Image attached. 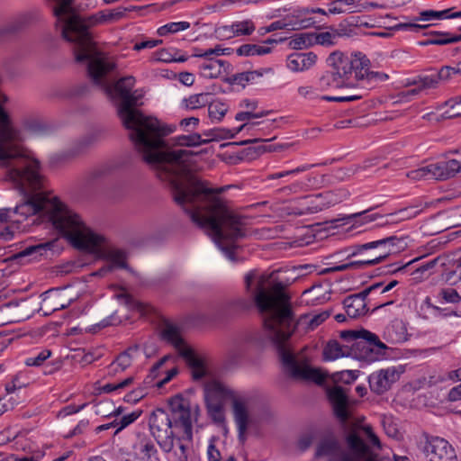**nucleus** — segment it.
Masks as SVG:
<instances>
[{
  "instance_id": "51",
  "label": "nucleus",
  "mask_w": 461,
  "mask_h": 461,
  "mask_svg": "<svg viewBox=\"0 0 461 461\" xmlns=\"http://www.w3.org/2000/svg\"><path fill=\"white\" fill-rule=\"evenodd\" d=\"M357 378V371L343 370L332 375L335 383L340 382L347 384L353 383Z\"/></svg>"
},
{
  "instance_id": "13",
  "label": "nucleus",
  "mask_w": 461,
  "mask_h": 461,
  "mask_svg": "<svg viewBox=\"0 0 461 461\" xmlns=\"http://www.w3.org/2000/svg\"><path fill=\"white\" fill-rule=\"evenodd\" d=\"M230 53V49L216 45L206 50L194 48L193 56L203 59V61L199 65L200 73L203 77L217 78L226 71L227 62L214 57L229 55Z\"/></svg>"
},
{
  "instance_id": "62",
  "label": "nucleus",
  "mask_w": 461,
  "mask_h": 461,
  "mask_svg": "<svg viewBox=\"0 0 461 461\" xmlns=\"http://www.w3.org/2000/svg\"><path fill=\"white\" fill-rule=\"evenodd\" d=\"M145 396V391L142 388H137L124 396V401L130 403H136Z\"/></svg>"
},
{
  "instance_id": "12",
  "label": "nucleus",
  "mask_w": 461,
  "mask_h": 461,
  "mask_svg": "<svg viewBox=\"0 0 461 461\" xmlns=\"http://www.w3.org/2000/svg\"><path fill=\"white\" fill-rule=\"evenodd\" d=\"M169 406L174 429L178 432V439L191 441L194 415L188 401L180 395H176L171 398Z\"/></svg>"
},
{
  "instance_id": "61",
  "label": "nucleus",
  "mask_w": 461,
  "mask_h": 461,
  "mask_svg": "<svg viewBox=\"0 0 461 461\" xmlns=\"http://www.w3.org/2000/svg\"><path fill=\"white\" fill-rule=\"evenodd\" d=\"M86 403L81 405L69 404L63 407L58 413V417H67L77 413L86 407Z\"/></svg>"
},
{
  "instance_id": "38",
  "label": "nucleus",
  "mask_w": 461,
  "mask_h": 461,
  "mask_svg": "<svg viewBox=\"0 0 461 461\" xmlns=\"http://www.w3.org/2000/svg\"><path fill=\"white\" fill-rule=\"evenodd\" d=\"M349 355L348 348L341 347L337 341H330L323 350V357L327 361H334Z\"/></svg>"
},
{
  "instance_id": "56",
  "label": "nucleus",
  "mask_w": 461,
  "mask_h": 461,
  "mask_svg": "<svg viewBox=\"0 0 461 461\" xmlns=\"http://www.w3.org/2000/svg\"><path fill=\"white\" fill-rule=\"evenodd\" d=\"M232 23L230 24L220 25L215 29L216 37L220 40H230L236 38Z\"/></svg>"
},
{
  "instance_id": "11",
  "label": "nucleus",
  "mask_w": 461,
  "mask_h": 461,
  "mask_svg": "<svg viewBox=\"0 0 461 461\" xmlns=\"http://www.w3.org/2000/svg\"><path fill=\"white\" fill-rule=\"evenodd\" d=\"M149 427L158 444L165 452H170L174 447V438H178V432L174 429L171 416L161 409L152 412Z\"/></svg>"
},
{
  "instance_id": "27",
  "label": "nucleus",
  "mask_w": 461,
  "mask_h": 461,
  "mask_svg": "<svg viewBox=\"0 0 461 461\" xmlns=\"http://www.w3.org/2000/svg\"><path fill=\"white\" fill-rule=\"evenodd\" d=\"M384 338L392 343H399L408 339V330L402 319H394L384 332Z\"/></svg>"
},
{
  "instance_id": "36",
  "label": "nucleus",
  "mask_w": 461,
  "mask_h": 461,
  "mask_svg": "<svg viewBox=\"0 0 461 461\" xmlns=\"http://www.w3.org/2000/svg\"><path fill=\"white\" fill-rule=\"evenodd\" d=\"M65 307L66 304L59 302V295L57 293L49 292L42 300L41 310L48 316Z\"/></svg>"
},
{
  "instance_id": "3",
  "label": "nucleus",
  "mask_w": 461,
  "mask_h": 461,
  "mask_svg": "<svg viewBox=\"0 0 461 461\" xmlns=\"http://www.w3.org/2000/svg\"><path fill=\"white\" fill-rule=\"evenodd\" d=\"M298 324L296 319H265L264 329L267 336L277 346L284 367L292 377L321 384L327 374L321 368L311 366L303 353L294 355L284 345Z\"/></svg>"
},
{
  "instance_id": "46",
  "label": "nucleus",
  "mask_w": 461,
  "mask_h": 461,
  "mask_svg": "<svg viewBox=\"0 0 461 461\" xmlns=\"http://www.w3.org/2000/svg\"><path fill=\"white\" fill-rule=\"evenodd\" d=\"M150 61L152 62H164L169 63L173 61H185V58H176L169 50L162 49L154 51L150 56Z\"/></svg>"
},
{
  "instance_id": "30",
  "label": "nucleus",
  "mask_w": 461,
  "mask_h": 461,
  "mask_svg": "<svg viewBox=\"0 0 461 461\" xmlns=\"http://www.w3.org/2000/svg\"><path fill=\"white\" fill-rule=\"evenodd\" d=\"M134 382L135 377L129 376L120 382L107 383L105 384H101V383H97L95 384V390L98 392V393H120L123 390L131 388L134 384Z\"/></svg>"
},
{
  "instance_id": "5",
  "label": "nucleus",
  "mask_w": 461,
  "mask_h": 461,
  "mask_svg": "<svg viewBox=\"0 0 461 461\" xmlns=\"http://www.w3.org/2000/svg\"><path fill=\"white\" fill-rule=\"evenodd\" d=\"M245 283L259 312L269 313L270 317L294 314L289 295L280 284H273L270 276L253 271L246 275Z\"/></svg>"
},
{
  "instance_id": "9",
  "label": "nucleus",
  "mask_w": 461,
  "mask_h": 461,
  "mask_svg": "<svg viewBox=\"0 0 461 461\" xmlns=\"http://www.w3.org/2000/svg\"><path fill=\"white\" fill-rule=\"evenodd\" d=\"M182 329L169 319H163L159 325L161 338L172 344L178 353L185 358L191 369L194 379H201L206 374V366L203 357L198 356L187 346L181 336Z\"/></svg>"
},
{
  "instance_id": "40",
  "label": "nucleus",
  "mask_w": 461,
  "mask_h": 461,
  "mask_svg": "<svg viewBox=\"0 0 461 461\" xmlns=\"http://www.w3.org/2000/svg\"><path fill=\"white\" fill-rule=\"evenodd\" d=\"M190 23L185 21L171 22L159 26L157 29V34L160 37H165L169 34H174L179 32L185 31L190 28Z\"/></svg>"
},
{
  "instance_id": "43",
  "label": "nucleus",
  "mask_w": 461,
  "mask_h": 461,
  "mask_svg": "<svg viewBox=\"0 0 461 461\" xmlns=\"http://www.w3.org/2000/svg\"><path fill=\"white\" fill-rule=\"evenodd\" d=\"M414 83L418 85V88L411 90V93L415 95L418 94L420 89L436 88L439 84L437 72L420 76L418 81Z\"/></svg>"
},
{
  "instance_id": "47",
  "label": "nucleus",
  "mask_w": 461,
  "mask_h": 461,
  "mask_svg": "<svg viewBox=\"0 0 461 461\" xmlns=\"http://www.w3.org/2000/svg\"><path fill=\"white\" fill-rule=\"evenodd\" d=\"M436 297L440 303H456L461 301V296L453 288L441 289Z\"/></svg>"
},
{
  "instance_id": "4",
  "label": "nucleus",
  "mask_w": 461,
  "mask_h": 461,
  "mask_svg": "<svg viewBox=\"0 0 461 461\" xmlns=\"http://www.w3.org/2000/svg\"><path fill=\"white\" fill-rule=\"evenodd\" d=\"M204 397L208 412L215 421L223 420L225 403L228 401L232 402L239 438L241 441H244L250 422L247 410L248 399L245 394L231 389L218 380H211L205 384Z\"/></svg>"
},
{
  "instance_id": "17",
  "label": "nucleus",
  "mask_w": 461,
  "mask_h": 461,
  "mask_svg": "<svg viewBox=\"0 0 461 461\" xmlns=\"http://www.w3.org/2000/svg\"><path fill=\"white\" fill-rule=\"evenodd\" d=\"M429 461H451L456 457L455 449L446 439L438 437L430 438L425 447Z\"/></svg>"
},
{
  "instance_id": "52",
  "label": "nucleus",
  "mask_w": 461,
  "mask_h": 461,
  "mask_svg": "<svg viewBox=\"0 0 461 461\" xmlns=\"http://www.w3.org/2000/svg\"><path fill=\"white\" fill-rule=\"evenodd\" d=\"M292 43L297 49L312 46L313 44V35L307 32L296 34L293 38Z\"/></svg>"
},
{
  "instance_id": "8",
  "label": "nucleus",
  "mask_w": 461,
  "mask_h": 461,
  "mask_svg": "<svg viewBox=\"0 0 461 461\" xmlns=\"http://www.w3.org/2000/svg\"><path fill=\"white\" fill-rule=\"evenodd\" d=\"M23 140L22 131L13 125L0 104V167L26 162L24 158H21L23 151H26L22 145Z\"/></svg>"
},
{
  "instance_id": "6",
  "label": "nucleus",
  "mask_w": 461,
  "mask_h": 461,
  "mask_svg": "<svg viewBox=\"0 0 461 461\" xmlns=\"http://www.w3.org/2000/svg\"><path fill=\"white\" fill-rule=\"evenodd\" d=\"M363 438L372 446L380 448V441L369 425H362L349 433L346 438L348 451L341 450L335 440L325 439L318 447L316 456L328 461H376V456L364 443Z\"/></svg>"
},
{
  "instance_id": "29",
  "label": "nucleus",
  "mask_w": 461,
  "mask_h": 461,
  "mask_svg": "<svg viewBox=\"0 0 461 461\" xmlns=\"http://www.w3.org/2000/svg\"><path fill=\"white\" fill-rule=\"evenodd\" d=\"M275 40H267L264 44H243L236 50L239 56L252 57V56H264L272 51V48L268 47L267 43H274Z\"/></svg>"
},
{
  "instance_id": "39",
  "label": "nucleus",
  "mask_w": 461,
  "mask_h": 461,
  "mask_svg": "<svg viewBox=\"0 0 461 461\" xmlns=\"http://www.w3.org/2000/svg\"><path fill=\"white\" fill-rule=\"evenodd\" d=\"M212 98V95L209 93L194 94L191 95L187 98H185L183 100V105L186 109L195 110L208 105L210 99Z\"/></svg>"
},
{
  "instance_id": "57",
  "label": "nucleus",
  "mask_w": 461,
  "mask_h": 461,
  "mask_svg": "<svg viewBox=\"0 0 461 461\" xmlns=\"http://www.w3.org/2000/svg\"><path fill=\"white\" fill-rule=\"evenodd\" d=\"M195 321L192 323V326L200 331L207 332L217 329L216 324L212 321V319H194Z\"/></svg>"
},
{
  "instance_id": "53",
  "label": "nucleus",
  "mask_w": 461,
  "mask_h": 461,
  "mask_svg": "<svg viewBox=\"0 0 461 461\" xmlns=\"http://www.w3.org/2000/svg\"><path fill=\"white\" fill-rule=\"evenodd\" d=\"M140 414H141L140 411H135L127 415L122 416L119 420H116V425H117L116 433L122 430L123 429L128 427L130 424H131L135 420H137L138 418L140 416Z\"/></svg>"
},
{
  "instance_id": "32",
  "label": "nucleus",
  "mask_w": 461,
  "mask_h": 461,
  "mask_svg": "<svg viewBox=\"0 0 461 461\" xmlns=\"http://www.w3.org/2000/svg\"><path fill=\"white\" fill-rule=\"evenodd\" d=\"M103 255L107 262L110 264V267L106 268H103L100 271H108L111 268H126V255L121 249H109L103 251Z\"/></svg>"
},
{
  "instance_id": "20",
  "label": "nucleus",
  "mask_w": 461,
  "mask_h": 461,
  "mask_svg": "<svg viewBox=\"0 0 461 461\" xmlns=\"http://www.w3.org/2000/svg\"><path fill=\"white\" fill-rule=\"evenodd\" d=\"M317 61L313 52H294L287 56L286 68L295 73L303 72L312 68Z\"/></svg>"
},
{
  "instance_id": "18",
  "label": "nucleus",
  "mask_w": 461,
  "mask_h": 461,
  "mask_svg": "<svg viewBox=\"0 0 461 461\" xmlns=\"http://www.w3.org/2000/svg\"><path fill=\"white\" fill-rule=\"evenodd\" d=\"M393 252V248L382 249L379 251L378 256L376 258H367L362 260H354L343 264L335 265L333 267L323 269L321 273L327 274L331 272L345 271L348 269H362L367 267L375 266L384 261Z\"/></svg>"
},
{
  "instance_id": "63",
  "label": "nucleus",
  "mask_w": 461,
  "mask_h": 461,
  "mask_svg": "<svg viewBox=\"0 0 461 461\" xmlns=\"http://www.w3.org/2000/svg\"><path fill=\"white\" fill-rule=\"evenodd\" d=\"M162 43L161 40H147L140 42H137L133 49L135 50H141L144 49H153Z\"/></svg>"
},
{
  "instance_id": "16",
  "label": "nucleus",
  "mask_w": 461,
  "mask_h": 461,
  "mask_svg": "<svg viewBox=\"0 0 461 461\" xmlns=\"http://www.w3.org/2000/svg\"><path fill=\"white\" fill-rule=\"evenodd\" d=\"M400 372L393 366L372 373L368 377L370 389L378 394L388 391L399 380Z\"/></svg>"
},
{
  "instance_id": "49",
  "label": "nucleus",
  "mask_w": 461,
  "mask_h": 461,
  "mask_svg": "<svg viewBox=\"0 0 461 461\" xmlns=\"http://www.w3.org/2000/svg\"><path fill=\"white\" fill-rule=\"evenodd\" d=\"M438 82H448L455 76L461 75V68L457 67H442L438 71H437Z\"/></svg>"
},
{
  "instance_id": "34",
  "label": "nucleus",
  "mask_w": 461,
  "mask_h": 461,
  "mask_svg": "<svg viewBox=\"0 0 461 461\" xmlns=\"http://www.w3.org/2000/svg\"><path fill=\"white\" fill-rule=\"evenodd\" d=\"M461 18V11L451 13V9H445L442 11L425 10L420 13V17L417 20L422 22H432L436 20L455 19Z\"/></svg>"
},
{
  "instance_id": "19",
  "label": "nucleus",
  "mask_w": 461,
  "mask_h": 461,
  "mask_svg": "<svg viewBox=\"0 0 461 461\" xmlns=\"http://www.w3.org/2000/svg\"><path fill=\"white\" fill-rule=\"evenodd\" d=\"M290 11L292 12L285 17L286 23L290 24V30L310 28L322 22L310 16V7L296 6Z\"/></svg>"
},
{
  "instance_id": "45",
  "label": "nucleus",
  "mask_w": 461,
  "mask_h": 461,
  "mask_svg": "<svg viewBox=\"0 0 461 461\" xmlns=\"http://www.w3.org/2000/svg\"><path fill=\"white\" fill-rule=\"evenodd\" d=\"M139 351V347L130 348L128 350L122 352L117 357V358L113 361V366H121V371H124L131 365L134 354L138 353Z\"/></svg>"
},
{
  "instance_id": "14",
  "label": "nucleus",
  "mask_w": 461,
  "mask_h": 461,
  "mask_svg": "<svg viewBox=\"0 0 461 461\" xmlns=\"http://www.w3.org/2000/svg\"><path fill=\"white\" fill-rule=\"evenodd\" d=\"M340 338L347 341H354L353 348L360 350L359 357L374 361L377 359L374 348L385 349V345L382 343L377 336L366 330H348L340 332Z\"/></svg>"
},
{
  "instance_id": "1",
  "label": "nucleus",
  "mask_w": 461,
  "mask_h": 461,
  "mask_svg": "<svg viewBox=\"0 0 461 461\" xmlns=\"http://www.w3.org/2000/svg\"><path fill=\"white\" fill-rule=\"evenodd\" d=\"M85 41L75 50V59L86 67L92 82L117 101L118 114L143 160L156 176L172 188L176 202L189 214L193 222L205 229L224 256L234 261L235 242L244 235L243 219L228 209L224 202L193 173L192 152L167 149L165 137L171 130L157 118L144 115L134 107L143 97L140 89L132 90L135 78L122 77L112 83L114 61L95 49L86 32Z\"/></svg>"
},
{
  "instance_id": "22",
  "label": "nucleus",
  "mask_w": 461,
  "mask_h": 461,
  "mask_svg": "<svg viewBox=\"0 0 461 461\" xmlns=\"http://www.w3.org/2000/svg\"><path fill=\"white\" fill-rule=\"evenodd\" d=\"M431 179L445 180L455 176L461 169V164L456 159L440 161L429 164Z\"/></svg>"
},
{
  "instance_id": "42",
  "label": "nucleus",
  "mask_w": 461,
  "mask_h": 461,
  "mask_svg": "<svg viewBox=\"0 0 461 461\" xmlns=\"http://www.w3.org/2000/svg\"><path fill=\"white\" fill-rule=\"evenodd\" d=\"M236 37L249 36L256 30L255 23L250 19L235 21L232 23Z\"/></svg>"
},
{
  "instance_id": "59",
  "label": "nucleus",
  "mask_w": 461,
  "mask_h": 461,
  "mask_svg": "<svg viewBox=\"0 0 461 461\" xmlns=\"http://www.w3.org/2000/svg\"><path fill=\"white\" fill-rule=\"evenodd\" d=\"M363 97V94H357L351 95H341V96H331V95H323L321 97V100L328 101V102H352L359 100Z\"/></svg>"
},
{
  "instance_id": "54",
  "label": "nucleus",
  "mask_w": 461,
  "mask_h": 461,
  "mask_svg": "<svg viewBox=\"0 0 461 461\" xmlns=\"http://www.w3.org/2000/svg\"><path fill=\"white\" fill-rule=\"evenodd\" d=\"M289 26L290 24H288L285 21V18H284L282 20L273 22L267 26L259 28L258 32L260 35H264L266 33H269L275 31L290 30Z\"/></svg>"
},
{
  "instance_id": "7",
  "label": "nucleus",
  "mask_w": 461,
  "mask_h": 461,
  "mask_svg": "<svg viewBox=\"0 0 461 461\" xmlns=\"http://www.w3.org/2000/svg\"><path fill=\"white\" fill-rule=\"evenodd\" d=\"M339 61L336 77L346 88L369 89L377 82L385 81L388 76L383 72L370 71V60L362 52L349 54L339 51Z\"/></svg>"
},
{
  "instance_id": "37",
  "label": "nucleus",
  "mask_w": 461,
  "mask_h": 461,
  "mask_svg": "<svg viewBox=\"0 0 461 461\" xmlns=\"http://www.w3.org/2000/svg\"><path fill=\"white\" fill-rule=\"evenodd\" d=\"M228 110L229 105L226 103L219 99H210V103L208 104V114L212 122H220Z\"/></svg>"
},
{
  "instance_id": "15",
  "label": "nucleus",
  "mask_w": 461,
  "mask_h": 461,
  "mask_svg": "<svg viewBox=\"0 0 461 461\" xmlns=\"http://www.w3.org/2000/svg\"><path fill=\"white\" fill-rule=\"evenodd\" d=\"M400 241L395 237H388L385 239L366 242L365 244H357L352 247H348L340 250L333 255V257H344L346 259H349L353 257L363 255L369 249H386L389 248H394Z\"/></svg>"
},
{
  "instance_id": "24",
  "label": "nucleus",
  "mask_w": 461,
  "mask_h": 461,
  "mask_svg": "<svg viewBox=\"0 0 461 461\" xmlns=\"http://www.w3.org/2000/svg\"><path fill=\"white\" fill-rule=\"evenodd\" d=\"M330 299V290L328 285H314L302 294V302L306 304H321Z\"/></svg>"
},
{
  "instance_id": "10",
  "label": "nucleus",
  "mask_w": 461,
  "mask_h": 461,
  "mask_svg": "<svg viewBox=\"0 0 461 461\" xmlns=\"http://www.w3.org/2000/svg\"><path fill=\"white\" fill-rule=\"evenodd\" d=\"M339 61V51H333L327 59V64L330 70L323 75L316 85H304L297 88L298 95L307 100H321V92L329 88H346V86H340L337 80L336 72Z\"/></svg>"
},
{
  "instance_id": "64",
  "label": "nucleus",
  "mask_w": 461,
  "mask_h": 461,
  "mask_svg": "<svg viewBox=\"0 0 461 461\" xmlns=\"http://www.w3.org/2000/svg\"><path fill=\"white\" fill-rule=\"evenodd\" d=\"M178 81L185 86H191L194 85V75L193 73H190V72H180L177 76H176Z\"/></svg>"
},
{
  "instance_id": "26",
  "label": "nucleus",
  "mask_w": 461,
  "mask_h": 461,
  "mask_svg": "<svg viewBox=\"0 0 461 461\" xmlns=\"http://www.w3.org/2000/svg\"><path fill=\"white\" fill-rule=\"evenodd\" d=\"M267 113L261 112V113H254L251 111H246V112H240L235 115V120L238 122H245L240 127L233 129V130H228V133L230 135H226V137L233 138L235 135L240 133V131L244 130H250L254 128L255 126L259 125L260 122H252L254 119L261 118L265 116Z\"/></svg>"
},
{
  "instance_id": "60",
  "label": "nucleus",
  "mask_w": 461,
  "mask_h": 461,
  "mask_svg": "<svg viewBox=\"0 0 461 461\" xmlns=\"http://www.w3.org/2000/svg\"><path fill=\"white\" fill-rule=\"evenodd\" d=\"M140 451L148 458L157 453L155 445L149 439H141L139 443Z\"/></svg>"
},
{
  "instance_id": "28",
  "label": "nucleus",
  "mask_w": 461,
  "mask_h": 461,
  "mask_svg": "<svg viewBox=\"0 0 461 461\" xmlns=\"http://www.w3.org/2000/svg\"><path fill=\"white\" fill-rule=\"evenodd\" d=\"M171 359L172 357L170 356H165L152 367L150 371L151 375L154 378H158L161 375H165V376L159 379L156 384L159 388L168 383L178 373V369L176 366L170 367L165 371L161 370L162 366Z\"/></svg>"
},
{
  "instance_id": "31",
  "label": "nucleus",
  "mask_w": 461,
  "mask_h": 461,
  "mask_svg": "<svg viewBox=\"0 0 461 461\" xmlns=\"http://www.w3.org/2000/svg\"><path fill=\"white\" fill-rule=\"evenodd\" d=\"M327 6L332 15L351 14L357 10V0H330Z\"/></svg>"
},
{
  "instance_id": "23",
  "label": "nucleus",
  "mask_w": 461,
  "mask_h": 461,
  "mask_svg": "<svg viewBox=\"0 0 461 461\" xmlns=\"http://www.w3.org/2000/svg\"><path fill=\"white\" fill-rule=\"evenodd\" d=\"M307 211L311 213L317 212L339 202V199L331 192L310 195L304 198Z\"/></svg>"
},
{
  "instance_id": "33",
  "label": "nucleus",
  "mask_w": 461,
  "mask_h": 461,
  "mask_svg": "<svg viewBox=\"0 0 461 461\" xmlns=\"http://www.w3.org/2000/svg\"><path fill=\"white\" fill-rule=\"evenodd\" d=\"M458 41H461V37H457V34L444 32H434L430 34V37L428 40L420 41V44L421 46L446 45Z\"/></svg>"
},
{
  "instance_id": "50",
  "label": "nucleus",
  "mask_w": 461,
  "mask_h": 461,
  "mask_svg": "<svg viewBox=\"0 0 461 461\" xmlns=\"http://www.w3.org/2000/svg\"><path fill=\"white\" fill-rule=\"evenodd\" d=\"M406 176L413 181L431 179L429 165L411 170L406 173Z\"/></svg>"
},
{
  "instance_id": "21",
  "label": "nucleus",
  "mask_w": 461,
  "mask_h": 461,
  "mask_svg": "<svg viewBox=\"0 0 461 461\" xmlns=\"http://www.w3.org/2000/svg\"><path fill=\"white\" fill-rule=\"evenodd\" d=\"M327 395L336 416L346 420L348 417L347 393L340 386L335 385L327 390Z\"/></svg>"
},
{
  "instance_id": "25",
  "label": "nucleus",
  "mask_w": 461,
  "mask_h": 461,
  "mask_svg": "<svg viewBox=\"0 0 461 461\" xmlns=\"http://www.w3.org/2000/svg\"><path fill=\"white\" fill-rule=\"evenodd\" d=\"M366 299V296L363 294H353L348 296L343 302L347 317L365 316L368 312Z\"/></svg>"
},
{
  "instance_id": "41",
  "label": "nucleus",
  "mask_w": 461,
  "mask_h": 461,
  "mask_svg": "<svg viewBox=\"0 0 461 461\" xmlns=\"http://www.w3.org/2000/svg\"><path fill=\"white\" fill-rule=\"evenodd\" d=\"M312 35L313 44H318L326 47L335 45L338 38L339 37V34L337 30L316 32L312 33Z\"/></svg>"
},
{
  "instance_id": "55",
  "label": "nucleus",
  "mask_w": 461,
  "mask_h": 461,
  "mask_svg": "<svg viewBox=\"0 0 461 461\" xmlns=\"http://www.w3.org/2000/svg\"><path fill=\"white\" fill-rule=\"evenodd\" d=\"M420 15L418 16V18ZM419 20H417V17L413 18V22L411 23H400L396 25H394V28L398 31H407V32H419L420 30L427 28L428 24H419L417 23Z\"/></svg>"
},
{
  "instance_id": "35",
  "label": "nucleus",
  "mask_w": 461,
  "mask_h": 461,
  "mask_svg": "<svg viewBox=\"0 0 461 461\" xmlns=\"http://www.w3.org/2000/svg\"><path fill=\"white\" fill-rule=\"evenodd\" d=\"M53 247L52 242L37 243L29 245L17 254L18 258L31 257L32 259H37L50 250Z\"/></svg>"
},
{
  "instance_id": "2",
  "label": "nucleus",
  "mask_w": 461,
  "mask_h": 461,
  "mask_svg": "<svg viewBox=\"0 0 461 461\" xmlns=\"http://www.w3.org/2000/svg\"><path fill=\"white\" fill-rule=\"evenodd\" d=\"M21 158L26 162L15 163L5 169V179L23 195V202L12 212L0 209V224L11 220L12 214L23 219L40 214L52 223L75 248L92 253H99L105 245V239L89 229L81 217L68 209L58 197L43 189V180L39 173V162L23 151Z\"/></svg>"
},
{
  "instance_id": "48",
  "label": "nucleus",
  "mask_w": 461,
  "mask_h": 461,
  "mask_svg": "<svg viewBox=\"0 0 461 461\" xmlns=\"http://www.w3.org/2000/svg\"><path fill=\"white\" fill-rule=\"evenodd\" d=\"M50 357L51 351L50 349H42L36 355L25 358L24 364L27 366H41Z\"/></svg>"
},
{
  "instance_id": "58",
  "label": "nucleus",
  "mask_w": 461,
  "mask_h": 461,
  "mask_svg": "<svg viewBox=\"0 0 461 461\" xmlns=\"http://www.w3.org/2000/svg\"><path fill=\"white\" fill-rule=\"evenodd\" d=\"M261 76L257 71H247L243 73L237 74L234 77V81L238 85L245 86V84L255 80L257 77Z\"/></svg>"
},
{
  "instance_id": "44",
  "label": "nucleus",
  "mask_w": 461,
  "mask_h": 461,
  "mask_svg": "<svg viewBox=\"0 0 461 461\" xmlns=\"http://www.w3.org/2000/svg\"><path fill=\"white\" fill-rule=\"evenodd\" d=\"M176 143L181 147H196L207 143V140L203 139L202 135L198 133H193L177 136L176 138Z\"/></svg>"
}]
</instances>
